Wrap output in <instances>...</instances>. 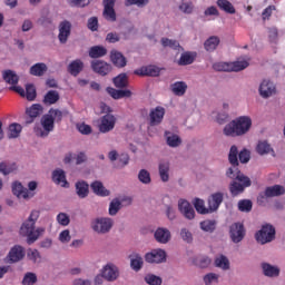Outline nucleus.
Segmentation results:
<instances>
[{"label":"nucleus","mask_w":285,"mask_h":285,"mask_svg":"<svg viewBox=\"0 0 285 285\" xmlns=\"http://www.w3.org/2000/svg\"><path fill=\"white\" fill-rule=\"evenodd\" d=\"M12 193L19 199H24V200L31 199L35 196V193L30 191L20 181H14L12 184Z\"/></svg>","instance_id":"ddd939ff"},{"label":"nucleus","mask_w":285,"mask_h":285,"mask_svg":"<svg viewBox=\"0 0 285 285\" xmlns=\"http://www.w3.org/2000/svg\"><path fill=\"white\" fill-rule=\"evenodd\" d=\"M52 180L57 184V185H61L62 187L67 188L69 187V183L67 181L66 178V173L63 169H56L52 173Z\"/></svg>","instance_id":"393cba45"},{"label":"nucleus","mask_w":285,"mask_h":285,"mask_svg":"<svg viewBox=\"0 0 285 285\" xmlns=\"http://www.w3.org/2000/svg\"><path fill=\"white\" fill-rule=\"evenodd\" d=\"M249 67L248 60H236L229 62V71L230 72H240Z\"/></svg>","instance_id":"473e14b6"},{"label":"nucleus","mask_w":285,"mask_h":285,"mask_svg":"<svg viewBox=\"0 0 285 285\" xmlns=\"http://www.w3.org/2000/svg\"><path fill=\"white\" fill-rule=\"evenodd\" d=\"M138 180L140 183L148 185L151 183L150 173L147 169H140V173H138Z\"/></svg>","instance_id":"e2e57ef3"},{"label":"nucleus","mask_w":285,"mask_h":285,"mask_svg":"<svg viewBox=\"0 0 285 285\" xmlns=\"http://www.w3.org/2000/svg\"><path fill=\"white\" fill-rule=\"evenodd\" d=\"M38 282L37 275L33 272L24 274L22 285H35Z\"/></svg>","instance_id":"680f3d73"},{"label":"nucleus","mask_w":285,"mask_h":285,"mask_svg":"<svg viewBox=\"0 0 285 285\" xmlns=\"http://www.w3.org/2000/svg\"><path fill=\"white\" fill-rule=\"evenodd\" d=\"M228 161L232 165L226 170V176L233 179L228 186L232 197H237L245 191L246 188L252 186V179L243 174L238 166V148L236 145H232L228 153Z\"/></svg>","instance_id":"f257e3e1"},{"label":"nucleus","mask_w":285,"mask_h":285,"mask_svg":"<svg viewBox=\"0 0 285 285\" xmlns=\"http://www.w3.org/2000/svg\"><path fill=\"white\" fill-rule=\"evenodd\" d=\"M27 257L32 263L37 264L41 262V254L37 248H29L27 253Z\"/></svg>","instance_id":"6e6d98bb"},{"label":"nucleus","mask_w":285,"mask_h":285,"mask_svg":"<svg viewBox=\"0 0 285 285\" xmlns=\"http://www.w3.org/2000/svg\"><path fill=\"white\" fill-rule=\"evenodd\" d=\"M237 207L242 213H250L253 209V202L250 199H240Z\"/></svg>","instance_id":"5fc2aeb1"},{"label":"nucleus","mask_w":285,"mask_h":285,"mask_svg":"<svg viewBox=\"0 0 285 285\" xmlns=\"http://www.w3.org/2000/svg\"><path fill=\"white\" fill-rule=\"evenodd\" d=\"M245 235H246V230H245L244 224L233 223L229 226V237L234 244L240 243L244 239Z\"/></svg>","instance_id":"0eeeda50"},{"label":"nucleus","mask_w":285,"mask_h":285,"mask_svg":"<svg viewBox=\"0 0 285 285\" xmlns=\"http://www.w3.org/2000/svg\"><path fill=\"white\" fill-rule=\"evenodd\" d=\"M263 274L266 277H278L281 269L279 267H275L274 265H269V263L262 264Z\"/></svg>","instance_id":"7c9ffc66"},{"label":"nucleus","mask_w":285,"mask_h":285,"mask_svg":"<svg viewBox=\"0 0 285 285\" xmlns=\"http://www.w3.org/2000/svg\"><path fill=\"white\" fill-rule=\"evenodd\" d=\"M258 94L263 99H268L276 95V85L269 79H264L259 83Z\"/></svg>","instance_id":"6e6552de"},{"label":"nucleus","mask_w":285,"mask_h":285,"mask_svg":"<svg viewBox=\"0 0 285 285\" xmlns=\"http://www.w3.org/2000/svg\"><path fill=\"white\" fill-rule=\"evenodd\" d=\"M178 212L188 220L195 219L196 213L193 205L184 198L178 199Z\"/></svg>","instance_id":"f8f14e48"},{"label":"nucleus","mask_w":285,"mask_h":285,"mask_svg":"<svg viewBox=\"0 0 285 285\" xmlns=\"http://www.w3.org/2000/svg\"><path fill=\"white\" fill-rule=\"evenodd\" d=\"M76 190H77L78 196L81 199L88 197V194H89V185H88V183H86L85 180L78 181L76 184Z\"/></svg>","instance_id":"79ce46f5"},{"label":"nucleus","mask_w":285,"mask_h":285,"mask_svg":"<svg viewBox=\"0 0 285 285\" xmlns=\"http://www.w3.org/2000/svg\"><path fill=\"white\" fill-rule=\"evenodd\" d=\"M57 220L61 226H68L70 224V217L67 213H59L57 215Z\"/></svg>","instance_id":"338daca9"},{"label":"nucleus","mask_w":285,"mask_h":285,"mask_svg":"<svg viewBox=\"0 0 285 285\" xmlns=\"http://www.w3.org/2000/svg\"><path fill=\"white\" fill-rule=\"evenodd\" d=\"M39 218V210H32L28 220L21 226L20 233L22 236H27V243L32 245L40 236V230L36 228V222Z\"/></svg>","instance_id":"7ed1b4c3"},{"label":"nucleus","mask_w":285,"mask_h":285,"mask_svg":"<svg viewBox=\"0 0 285 285\" xmlns=\"http://www.w3.org/2000/svg\"><path fill=\"white\" fill-rule=\"evenodd\" d=\"M276 238V228L272 224H263L261 229L255 233V239L261 245L272 243Z\"/></svg>","instance_id":"20e7f679"},{"label":"nucleus","mask_w":285,"mask_h":285,"mask_svg":"<svg viewBox=\"0 0 285 285\" xmlns=\"http://www.w3.org/2000/svg\"><path fill=\"white\" fill-rule=\"evenodd\" d=\"M104 17L107 21H110V22L117 21L115 4H105Z\"/></svg>","instance_id":"37998d69"},{"label":"nucleus","mask_w":285,"mask_h":285,"mask_svg":"<svg viewBox=\"0 0 285 285\" xmlns=\"http://www.w3.org/2000/svg\"><path fill=\"white\" fill-rule=\"evenodd\" d=\"M165 138H167V146L171 148H177L181 144V138L176 134H171L170 131L165 132Z\"/></svg>","instance_id":"58836bf2"},{"label":"nucleus","mask_w":285,"mask_h":285,"mask_svg":"<svg viewBox=\"0 0 285 285\" xmlns=\"http://www.w3.org/2000/svg\"><path fill=\"white\" fill-rule=\"evenodd\" d=\"M16 169H17L16 163H7V161L0 163V173H2L4 176L10 175Z\"/></svg>","instance_id":"603ef678"},{"label":"nucleus","mask_w":285,"mask_h":285,"mask_svg":"<svg viewBox=\"0 0 285 285\" xmlns=\"http://www.w3.org/2000/svg\"><path fill=\"white\" fill-rule=\"evenodd\" d=\"M194 208H196V212L200 215L210 214L209 207H205V200L202 198L194 199Z\"/></svg>","instance_id":"de8ad7c7"},{"label":"nucleus","mask_w":285,"mask_h":285,"mask_svg":"<svg viewBox=\"0 0 285 285\" xmlns=\"http://www.w3.org/2000/svg\"><path fill=\"white\" fill-rule=\"evenodd\" d=\"M215 267H218L223 271H228L230 268V263L225 255H219L214 261Z\"/></svg>","instance_id":"c03bdc74"},{"label":"nucleus","mask_w":285,"mask_h":285,"mask_svg":"<svg viewBox=\"0 0 285 285\" xmlns=\"http://www.w3.org/2000/svg\"><path fill=\"white\" fill-rule=\"evenodd\" d=\"M169 161H160V164H158V174L160 175V180H163V183H167L169 180Z\"/></svg>","instance_id":"c85d7f7f"},{"label":"nucleus","mask_w":285,"mask_h":285,"mask_svg":"<svg viewBox=\"0 0 285 285\" xmlns=\"http://www.w3.org/2000/svg\"><path fill=\"white\" fill-rule=\"evenodd\" d=\"M219 276L218 274L209 273L205 274L203 276V282H205V285H212L213 283H218Z\"/></svg>","instance_id":"69168bd1"},{"label":"nucleus","mask_w":285,"mask_h":285,"mask_svg":"<svg viewBox=\"0 0 285 285\" xmlns=\"http://www.w3.org/2000/svg\"><path fill=\"white\" fill-rule=\"evenodd\" d=\"M107 92L115 100L131 98L132 96V91L130 89H116L114 87H107Z\"/></svg>","instance_id":"a211bd4d"},{"label":"nucleus","mask_w":285,"mask_h":285,"mask_svg":"<svg viewBox=\"0 0 285 285\" xmlns=\"http://www.w3.org/2000/svg\"><path fill=\"white\" fill-rule=\"evenodd\" d=\"M145 262L149 264H161L166 262V252L161 248L151 249L145 254Z\"/></svg>","instance_id":"9b49d317"},{"label":"nucleus","mask_w":285,"mask_h":285,"mask_svg":"<svg viewBox=\"0 0 285 285\" xmlns=\"http://www.w3.org/2000/svg\"><path fill=\"white\" fill-rule=\"evenodd\" d=\"M85 63L82 62L81 59H76L71 61V63L68 67V72L73 76L78 77L80 72L83 70Z\"/></svg>","instance_id":"cd10ccee"},{"label":"nucleus","mask_w":285,"mask_h":285,"mask_svg":"<svg viewBox=\"0 0 285 285\" xmlns=\"http://www.w3.org/2000/svg\"><path fill=\"white\" fill-rule=\"evenodd\" d=\"M216 6L220 11L225 12L226 14L236 13V8L229 0H217Z\"/></svg>","instance_id":"a878e982"},{"label":"nucleus","mask_w":285,"mask_h":285,"mask_svg":"<svg viewBox=\"0 0 285 285\" xmlns=\"http://www.w3.org/2000/svg\"><path fill=\"white\" fill-rule=\"evenodd\" d=\"M41 125L43 129L41 127H36L35 132L38 137L46 138L55 129V121L52 116L49 114L43 115L41 118Z\"/></svg>","instance_id":"39448f33"},{"label":"nucleus","mask_w":285,"mask_h":285,"mask_svg":"<svg viewBox=\"0 0 285 285\" xmlns=\"http://www.w3.org/2000/svg\"><path fill=\"white\" fill-rule=\"evenodd\" d=\"M48 115L51 116V118L53 119V121H57V122H60V121L62 120V117H63L61 110H59V109H53V108H51V109L49 110V114H48Z\"/></svg>","instance_id":"774afa93"},{"label":"nucleus","mask_w":285,"mask_h":285,"mask_svg":"<svg viewBox=\"0 0 285 285\" xmlns=\"http://www.w3.org/2000/svg\"><path fill=\"white\" fill-rule=\"evenodd\" d=\"M48 71V66L45 62L35 63L30 68V75L35 77H42Z\"/></svg>","instance_id":"2f4dec72"},{"label":"nucleus","mask_w":285,"mask_h":285,"mask_svg":"<svg viewBox=\"0 0 285 285\" xmlns=\"http://www.w3.org/2000/svg\"><path fill=\"white\" fill-rule=\"evenodd\" d=\"M145 283L148 285H161L163 278H160V276H156L155 274H147V276H145Z\"/></svg>","instance_id":"bf43d9fd"},{"label":"nucleus","mask_w":285,"mask_h":285,"mask_svg":"<svg viewBox=\"0 0 285 285\" xmlns=\"http://www.w3.org/2000/svg\"><path fill=\"white\" fill-rule=\"evenodd\" d=\"M22 131V126L18 122H13L9 126V134L8 137L9 139H16L20 136Z\"/></svg>","instance_id":"3c124183"},{"label":"nucleus","mask_w":285,"mask_h":285,"mask_svg":"<svg viewBox=\"0 0 285 285\" xmlns=\"http://www.w3.org/2000/svg\"><path fill=\"white\" fill-rule=\"evenodd\" d=\"M129 261L134 272H139L144 267V258L139 253L129 254Z\"/></svg>","instance_id":"b1692460"},{"label":"nucleus","mask_w":285,"mask_h":285,"mask_svg":"<svg viewBox=\"0 0 285 285\" xmlns=\"http://www.w3.org/2000/svg\"><path fill=\"white\" fill-rule=\"evenodd\" d=\"M91 69L95 73L106 77L112 71V66L105 60H92Z\"/></svg>","instance_id":"9d476101"},{"label":"nucleus","mask_w":285,"mask_h":285,"mask_svg":"<svg viewBox=\"0 0 285 285\" xmlns=\"http://www.w3.org/2000/svg\"><path fill=\"white\" fill-rule=\"evenodd\" d=\"M149 2L150 0H125V7L136 6L138 8H145Z\"/></svg>","instance_id":"052dcab7"},{"label":"nucleus","mask_w":285,"mask_h":285,"mask_svg":"<svg viewBox=\"0 0 285 285\" xmlns=\"http://www.w3.org/2000/svg\"><path fill=\"white\" fill-rule=\"evenodd\" d=\"M110 59L116 68H125L127 66L126 57L116 49L111 50Z\"/></svg>","instance_id":"5701e85b"},{"label":"nucleus","mask_w":285,"mask_h":285,"mask_svg":"<svg viewBox=\"0 0 285 285\" xmlns=\"http://www.w3.org/2000/svg\"><path fill=\"white\" fill-rule=\"evenodd\" d=\"M271 151H273V148L271 144H268L266 140L258 141L256 146V153L261 156L268 155Z\"/></svg>","instance_id":"a18cd8bd"},{"label":"nucleus","mask_w":285,"mask_h":285,"mask_svg":"<svg viewBox=\"0 0 285 285\" xmlns=\"http://www.w3.org/2000/svg\"><path fill=\"white\" fill-rule=\"evenodd\" d=\"M138 76H149V77H157L159 76V69L155 66H149V67H142L138 70H136V72H134Z\"/></svg>","instance_id":"c9c22d12"},{"label":"nucleus","mask_w":285,"mask_h":285,"mask_svg":"<svg viewBox=\"0 0 285 285\" xmlns=\"http://www.w3.org/2000/svg\"><path fill=\"white\" fill-rule=\"evenodd\" d=\"M188 89V86L185 81H176L171 83V92L178 97H183Z\"/></svg>","instance_id":"f704fd0d"},{"label":"nucleus","mask_w":285,"mask_h":285,"mask_svg":"<svg viewBox=\"0 0 285 285\" xmlns=\"http://www.w3.org/2000/svg\"><path fill=\"white\" fill-rule=\"evenodd\" d=\"M24 97L28 101H35V99L37 98V90L32 83L27 85Z\"/></svg>","instance_id":"4d7b16f0"},{"label":"nucleus","mask_w":285,"mask_h":285,"mask_svg":"<svg viewBox=\"0 0 285 285\" xmlns=\"http://www.w3.org/2000/svg\"><path fill=\"white\" fill-rule=\"evenodd\" d=\"M117 118L112 114H106L100 118L99 130L101 134H108L116 127Z\"/></svg>","instance_id":"1a4fd4ad"},{"label":"nucleus","mask_w":285,"mask_h":285,"mask_svg":"<svg viewBox=\"0 0 285 285\" xmlns=\"http://www.w3.org/2000/svg\"><path fill=\"white\" fill-rule=\"evenodd\" d=\"M195 61V55L191 52H183L178 59V66H190Z\"/></svg>","instance_id":"09e8293b"},{"label":"nucleus","mask_w":285,"mask_h":285,"mask_svg":"<svg viewBox=\"0 0 285 285\" xmlns=\"http://www.w3.org/2000/svg\"><path fill=\"white\" fill-rule=\"evenodd\" d=\"M213 70L217 72H230V62H215L213 63Z\"/></svg>","instance_id":"13d9d810"},{"label":"nucleus","mask_w":285,"mask_h":285,"mask_svg":"<svg viewBox=\"0 0 285 285\" xmlns=\"http://www.w3.org/2000/svg\"><path fill=\"white\" fill-rule=\"evenodd\" d=\"M114 85L117 89H126L129 85L127 73L122 72L114 78Z\"/></svg>","instance_id":"e433bc0d"},{"label":"nucleus","mask_w":285,"mask_h":285,"mask_svg":"<svg viewBox=\"0 0 285 285\" xmlns=\"http://www.w3.org/2000/svg\"><path fill=\"white\" fill-rule=\"evenodd\" d=\"M160 43L163 45L164 48H169L174 51H184V48L179 45L177 40H173L169 38H163L160 39Z\"/></svg>","instance_id":"72a5a7b5"},{"label":"nucleus","mask_w":285,"mask_h":285,"mask_svg":"<svg viewBox=\"0 0 285 285\" xmlns=\"http://www.w3.org/2000/svg\"><path fill=\"white\" fill-rule=\"evenodd\" d=\"M165 116V108L161 106H158L149 112V124L151 126H158L161 124Z\"/></svg>","instance_id":"f3484780"},{"label":"nucleus","mask_w":285,"mask_h":285,"mask_svg":"<svg viewBox=\"0 0 285 285\" xmlns=\"http://www.w3.org/2000/svg\"><path fill=\"white\" fill-rule=\"evenodd\" d=\"M252 128V118L248 116H240L227 125L223 129L226 137H239L246 135Z\"/></svg>","instance_id":"f03ea898"},{"label":"nucleus","mask_w":285,"mask_h":285,"mask_svg":"<svg viewBox=\"0 0 285 285\" xmlns=\"http://www.w3.org/2000/svg\"><path fill=\"white\" fill-rule=\"evenodd\" d=\"M114 226L112 218L109 217H99L96 218L92 223V229L98 234H107Z\"/></svg>","instance_id":"423d86ee"},{"label":"nucleus","mask_w":285,"mask_h":285,"mask_svg":"<svg viewBox=\"0 0 285 285\" xmlns=\"http://www.w3.org/2000/svg\"><path fill=\"white\" fill-rule=\"evenodd\" d=\"M195 4L193 3V1L183 0V2H180V6H178V10H180V12L185 14H193Z\"/></svg>","instance_id":"864d4df0"},{"label":"nucleus","mask_w":285,"mask_h":285,"mask_svg":"<svg viewBox=\"0 0 285 285\" xmlns=\"http://www.w3.org/2000/svg\"><path fill=\"white\" fill-rule=\"evenodd\" d=\"M102 277L107 282H115L119 277V267L115 265L114 263H107L105 267L101 269Z\"/></svg>","instance_id":"4468645a"},{"label":"nucleus","mask_w":285,"mask_h":285,"mask_svg":"<svg viewBox=\"0 0 285 285\" xmlns=\"http://www.w3.org/2000/svg\"><path fill=\"white\" fill-rule=\"evenodd\" d=\"M2 78L6 83L10 86H17L19 82V76L11 69H7L2 71Z\"/></svg>","instance_id":"bb28decb"},{"label":"nucleus","mask_w":285,"mask_h":285,"mask_svg":"<svg viewBox=\"0 0 285 285\" xmlns=\"http://www.w3.org/2000/svg\"><path fill=\"white\" fill-rule=\"evenodd\" d=\"M70 35H71L70 21L68 20L61 21L59 24V36H58L60 43L66 45Z\"/></svg>","instance_id":"dca6fc26"},{"label":"nucleus","mask_w":285,"mask_h":285,"mask_svg":"<svg viewBox=\"0 0 285 285\" xmlns=\"http://www.w3.org/2000/svg\"><path fill=\"white\" fill-rule=\"evenodd\" d=\"M223 202H224V194L223 193L217 191V193L210 194L208 199H207L209 214L218 210V208L220 207Z\"/></svg>","instance_id":"2eb2a0df"},{"label":"nucleus","mask_w":285,"mask_h":285,"mask_svg":"<svg viewBox=\"0 0 285 285\" xmlns=\"http://www.w3.org/2000/svg\"><path fill=\"white\" fill-rule=\"evenodd\" d=\"M92 191L100 197H108L110 191L104 186L100 180H96L91 184Z\"/></svg>","instance_id":"c756f323"},{"label":"nucleus","mask_w":285,"mask_h":285,"mask_svg":"<svg viewBox=\"0 0 285 285\" xmlns=\"http://www.w3.org/2000/svg\"><path fill=\"white\" fill-rule=\"evenodd\" d=\"M26 112L29 116L26 122L30 125L36 118L40 117L43 114V107L40 104H33L31 107L27 108Z\"/></svg>","instance_id":"6ab92c4d"},{"label":"nucleus","mask_w":285,"mask_h":285,"mask_svg":"<svg viewBox=\"0 0 285 285\" xmlns=\"http://www.w3.org/2000/svg\"><path fill=\"white\" fill-rule=\"evenodd\" d=\"M26 256V250L21 245H14L8 254L11 263H18Z\"/></svg>","instance_id":"aec40b11"},{"label":"nucleus","mask_w":285,"mask_h":285,"mask_svg":"<svg viewBox=\"0 0 285 285\" xmlns=\"http://www.w3.org/2000/svg\"><path fill=\"white\" fill-rule=\"evenodd\" d=\"M107 49L102 46H94L89 50V57L91 59H99L107 56Z\"/></svg>","instance_id":"4c0bfd02"},{"label":"nucleus","mask_w":285,"mask_h":285,"mask_svg":"<svg viewBox=\"0 0 285 285\" xmlns=\"http://www.w3.org/2000/svg\"><path fill=\"white\" fill-rule=\"evenodd\" d=\"M282 195H285V187L283 185H273L268 186L264 190V196L266 198H273V197H279Z\"/></svg>","instance_id":"412c9836"},{"label":"nucleus","mask_w":285,"mask_h":285,"mask_svg":"<svg viewBox=\"0 0 285 285\" xmlns=\"http://www.w3.org/2000/svg\"><path fill=\"white\" fill-rule=\"evenodd\" d=\"M217 222L215 219H205L200 222V229L205 233H214L216 229Z\"/></svg>","instance_id":"8fccbe9b"},{"label":"nucleus","mask_w":285,"mask_h":285,"mask_svg":"<svg viewBox=\"0 0 285 285\" xmlns=\"http://www.w3.org/2000/svg\"><path fill=\"white\" fill-rule=\"evenodd\" d=\"M194 264L200 268H208L212 264V258L207 255H199L194 259Z\"/></svg>","instance_id":"49530a36"},{"label":"nucleus","mask_w":285,"mask_h":285,"mask_svg":"<svg viewBox=\"0 0 285 285\" xmlns=\"http://www.w3.org/2000/svg\"><path fill=\"white\" fill-rule=\"evenodd\" d=\"M120 208H121V202L118 198L114 199L109 206L110 216H116L117 213L120 210Z\"/></svg>","instance_id":"0e129e2a"},{"label":"nucleus","mask_w":285,"mask_h":285,"mask_svg":"<svg viewBox=\"0 0 285 285\" xmlns=\"http://www.w3.org/2000/svg\"><path fill=\"white\" fill-rule=\"evenodd\" d=\"M154 237H156V242L160 244H167L171 238V233L168 228L158 227L156 233H154Z\"/></svg>","instance_id":"4be33fe9"},{"label":"nucleus","mask_w":285,"mask_h":285,"mask_svg":"<svg viewBox=\"0 0 285 285\" xmlns=\"http://www.w3.org/2000/svg\"><path fill=\"white\" fill-rule=\"evenodd\" d=\"M60 100V95L57 90H49L45 96L43 102L45 105L52 106L56 105Z\"/></svg>","instance_id":"ea45409f"},{"label":"nucleus","mask_w":285,"mask_h":285,"mask_svg":"<svg viewBox=\"0 0 285 285\" xmlns=\"http://www.w3.org/2000/svg\"><path fill=\"white\" fill-rule=\"evenodd\" d=\"M220 43V39L217 36H212L205 41V50L213 52L217 49Z\"/></svg>","instance_id":"a19ab883"}]
</instances>
